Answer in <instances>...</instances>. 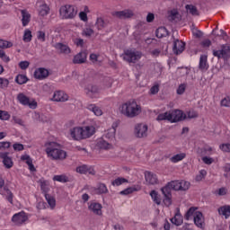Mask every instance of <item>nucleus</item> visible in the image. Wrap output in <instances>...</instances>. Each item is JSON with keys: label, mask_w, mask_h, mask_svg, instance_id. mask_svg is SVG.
Returning <instances> with one entry per match:
<instances>
[{"label": "nucleus", "mask_w": 230, "mask_h": 230, "mask_svg": "<svg viewBox=\"0 0 230 230\" xmlns=\"http://www.w3.org/2000/svg\"><path fill=\"white\" fill-rule=\"evenodd\" d=\"M116 128H118V122H113L111 127L105 131L102 137L109 139V141H114L116 137Z\"/></svg>", "instance_id": "17"}, {"label": "nucleus", "mask_w": 230, "mask_h": 230, "mask_svg": "<svg viewBox=\"0 0 230 230\" xmlns=\"http://www.w3.org/2000/svg\"><path fill=\"white\" fill-rule=\"evenodd\" d=\"M67 137L73 141H82V127L77 126L68 130Z\"/></svg>", "instance_id": "9"}, {"label": "nucleus", "mask_w": 230, "mask_h": 230, "mask_svg": "<svg viewBox=\"0 0 230 230\" xmlns=\"http://www.w3.org/2000/svg\"><path fill=\"white\" fill-rule=\"evenodd\" d=\"M82 138L89 139V137H93L94 134H96V128L93 125L81 127Z\"/></svg>", "instance_id": "12"}, {"label": "nucleus", "mask_w": 230, "mask_h": 230, "mask_svg": "<svg viewBox=\"0 0 230 230\" xmlns=\"http://www.w3.org/2000/svg\"><path fill=\"white\" fill-rule=\"evenodd\" d=\"M93 34H94V31L91 28H85L83 30V32H82V35L84 37H91Z\"/></svg>", "instance_id": "54"}, {"label": "nucleus", "mask_w": 230, "mask_h": 230, "mask_svg": "<svg viewBox=\"0 0 230 230\" xmlns=\"http://www.w3.org/2000/svg\"><path fill=\"white\" fill-rule=\"evenodd\" d=\"M185 118L186 115L182 111L174 110L160 113L156 118V121H170V123H177L178 121H183Z\"/></svg>", "instance_id": "3"}, {"label": "nucleus", "mask_w": 230, "mask_h": 230, "mask_svg": "<svg viewBox=\"0 0 230 230\" xmlns=\"http://www.w3.org/2000/svg\"><path fill=\"white\" fill-rule=\"evenodd\" d=\"M0 119L2 121H8V119H10V113L6 111L0 110Z\"/></svg>", "instance_id": "50"}, {"label": "nucleus", "mask_w": 230, "mask_h": 230, "mask_svg": "<svg viewBox=\"0 0 230 230\" xmlns=\"http://www.w3.org/2000/svg\"><path fill=\"white\" fill-rule=\"evenodd\" d=\"M75 172L77 173H81L83 175H94L96 173V172L94 171V168H93L92 166L86 165V164H83L80 166H77L75 169Z\"/></svg>", "instance_id": "18"}, {"label": "nucleus", "mask_w": 230, "mask_h": 230, "mask_svg": "<svg viewBox=\"0 0 230 230\" xmlns=\"http://www.w3.org/2000/svg\"><path fill=\"white\" fill-rule=\"evenodd\" d=\"M53 181L56 182H68L69 178L66 174L55 175Z\"/></svg>", "instance_id": "45"}, {"label": "nucleus", "mask_w": 230, "mask_h": 230, "mask_svg": "<svg viewBox=\"0 0 230 230\" xmlns=\"http://www.w3.org/2000/svg\"><path fill=\"white\" fill-rule=\"evenodd\" d=\"M86 109L93 112L94 116H102L103 111H102V108L100 106H97L96 104H88L86 106Z\"/></svg>", "instance_id": "30"}, {"label": "nucleus", "mask_w": 230, "mask_h": 230, "mask_svg": "<svg viewBox=\"0 0 230 230\" xmlns=\"http://www.w3.org/2000/svg\"><path fill=\"white\" fill-rule=\"evenodd\" d=\"M31 39H33L31 31H30V29H25L22 38L23 42H31Z\"/></svg>", "instance_id": "43"}, {"label": "nucleus", "mask_w": 230, "mask_h": 230, "mask_svg": "<svg viewBox=\"0 0 230 230\" xmlns=\"http://www.w3.org/2000/svg\"><path fill=\"white\" fill-rule=\"evenodd\" d=\"M69 100V95L64 91H56L54 92L52 102H67Z\"/></svg>", "instance_id": "21"}, {"label": "nucleus", "mask_w": 230, "mask_h": 230, "mask_svg": "<svg viewBox=\"0 0 230 230\" xmlns=\"http://www.w3.org/2000/svg\"><path fill=\"white\" fill-rule=\"evenodd\" d=\"M37 39L38 40H40V42H46V32L39 31L37 32Z\"/></svg>", "instance_id": "55"}, {"label": "nucleus", "mask_w": 230, "mask_h": 230, "mask_svg": "<svg viewBox=\"0 0 230 230\" xmlns=\"http://www.w3.org/2000/svg\"><path fill=\"white\" fill-rule=\"evenodd\" d=\"M222 107H230V98L226 97L221 101Z\"/></svg>", "instance_id": "63"}, {"label": "nucleus", "mask_w": 230, "mask_h": 230, "mask_svg": "<svg viewBox=\"0 0 230 230\" xmlns=\"http://www.w3.org/2000/svg\"><path fill=\"white\" fill-rule=\"evenodd\" d=\"M15 82L16 84H19V85H22L28 82V76L20 74L15 77Z\"/></svg>", "instance_id": "44"}, {"label": "nucleus", "mask_w": 230, "mask_h": 230, "mask_svg": "<svg viewBox=\"0 0 230 230\" xmlns=\"http://www.w3.org/2000/svg\"><path fill=\"white\" fill-rule=\"evenodd\" d=\"M183 159H186V153H180V154L174 155L170 158V161L171 163L177 164V163H181V161H182Z\"/></svg>", "instance_id": "35"}, {"label": "nucleus", "mask_w": 230, "mask_h": 230, "mask_svg": "<svg viewBox=\"0 0 230 230\" xmlns=\"http://www.w3.org/2000/svg\"><path fill=\"white\" fill-rule=\"evenodd\" d=\"M134 132L137 137H146L148 136V126L143 123L137 124Z\"/></svg>", "instance_id": "11"}, {"label": "nucleus", "mask_w": 230, "mask_h": 230, "mask_svg": "<svg viewBox=\"0 0 230 230\" xmlns=\"http://www.w3.org/2000/svg\"><path fill=\"white\" fill-rule=\"evenodd\" d=\"M186 87H187V84H181L179 85L176 93L177 94H184L185 91H186Z\"/></svg>", "instance_id": "57"}, {"label": "nucleus", "mask_w": 230, "mask_h": 230, "mask_svg": "<svg viewBox=\"0 0 230 230\" xmlns=\"http://www.w3.org/2000/svg\"><path fill=\"white\" fill-rule=\"evenodd\" d=\"M109 25V21L103 20V18L99 17L96 20L95 26L97 30H103V28H107Z\"/></svg>", "instance_id": "33"}, {"label": "nucleus", "mask_w": 230, "mask_h": 230, "mask_svg": "<svg viewBox=\"0 0 230 230\" xmlns=\"http://www.w3.org/2000/svg\"><path fill=\"white\" fill-rule=\"evenodd\" d=\"M20 159L22 163L27 164V165L29 166L30 172H37L35 165H33V159L31 158V156H30V155L23 154L21 155Z\"/></svg>", "instance_id": "22"}, {"label": "nucleus", "mask_w": 230, "mask_h": 230, "mask_svg": "<svg viewBox=\"0 0 230 230\" xmlns=\"http://www.w3.org/2000/svg\"><path fill=\"white\" fill-rule=\"evenodd\" d=\"M55 48L58 49V51H59V53H62L63 55H69V53H71V48H69L67 44L60 42L56 43Z\"/></svg>", "instance_id": "26"}, {"label": "nucleus", "mask_w": 230, "mask_h": 230, "mask_svg": "<svg viewBox=\"0 0 230 230\" xmlns=\"http://www.w3.org/2000/svg\"><path fill=\"white\" fill-rule=\"evenodd\" d=\"M121 58L128 64H136V62H139L143 58V53L136 49H128L124 50Z\"/></svg>", "instance_id": "5"}, {"label": "nucleus", "mask_w": 230, "mask_h": 230, "mask_svg": "<svg viewBox=\"0 0 230 230\" xmlns=\"http://www.w3.org/2000/svg\"><path fill=\"white\" fill-rule=\"evenodd\" d=\"M177 15H179L177 10L171 11L169 13V21H175V19H177Z\"/></svg>", "instance_id": "59"}, {"label": "nucleus", "mask_w": 230, "mask_h": 230, "mask_svg": "<svg viewBox=\"0 0 230 230\" xmlns=\"http://www.w3.org/2000/svg\"><path fill=\"white\" fill-rule=\"evenodd\" d=\"M125 182H128V180L119 177L112 181L111 184L112 186H121V184H125Z\"/></svg>", "instance_id": "46"}, {"label": "nucleus", "mask_w": 230, "mask_h": 230, "mask_svg": "<svg viewBox=\"0 0 230 230\" xmlns=\"http://www.w3.org/2000/svg\"><path fill=\"white\" fill-rule=\"evenodd\" d=\"M74 44H75L77 48H84V40L81 38L74 39Z\"/></svg>", "instance_id": "60"}, {"label": "nucleus", "mask_w": 230, "mask_h": 230, "mask_svg": "<svg viewBox=\"0 0 230 230\" xmlns=\"http://www.w3.org/2000/svg\"><path fill=\"white\" fill-rule=\"evenodd\" d=\"M171 222L174 226H181L182 222H184V218L182 217V215H181V211L177 210L174 217L171 218Z\"/></svg>", "instance_id": "31"}, {"label": "nucleus", "mask_w": 230, "mask_h": 230, "mask_svg": "<svg viewBox=\"0 0 230 230\" xmlns=\"http://www.w3.org/2000/svg\"><path fill=\"white\" fill-rule=\"evenodd\" d=\"M145 179L147 184H157L158 182L157 175L151 172H145Z\"/></svg>", "instance_id": "28"}, {"label": "nucleus", "mask_w": 230, "mask_h": 230, "mask_svg": "<svg viewBox=\"0 0 230 230\" xmlns=\"http://www.w3.org/2000/svg\"><path fill=\"white\" fill-rule=\"evenodd\" d=\"M201 159L205 164H213L215 163V160L209 156H203Z\"/></svg>", "instance_id": "58"}, {"label": "nucleus", "mask_w": 230, "mask_h": 230, "mask_svg": "<svg viewBox=\"0 0 230 230\" xmlns=\"http://www.w3.org/2000/svg\"><path fill=\"white\" fill-rule=\"evenodd\" d=\"M168 36V30L165 27H160L156 30V37L163 39V37Z\"/></svg>", "instance_id": "41"}, {"label": "nucleus", "mask_w": 230, "mask_h": 230, "mask_svg": "<svg viewBox=\"0 0 230 230\" xmlns=\"http://www.w3.org/2000/svg\"><path fill=\"white\" fill-rule=\"evenodd\" d=\"M13 148L15 152H22V150H24V145L21 143H14L13 145Z\"/></svg>", "instance_id": "56"}, {"label": "nucleus", "mask_w": 230, "mask_h": 230, "mask_svg": "<svg viewBox=\"0 0 230 230\" xmlns=\"http://www.w3.org/2000/svg\"><path fill=\"white\" fill-rule=\"evenodd\" d=\"M186 11L188 13H190V15H199V10L197 7L193 4H187L185 6Z\"/></svg>", "instance_id": "42"}, {"label": "nucleus", "mask_w": 230, "mask_h": 230, "mask_svg": "<svg viewBox=\"0 0 230 230\" xmlns=\"http://www.w3.org/2000/svg\"><path fill=\"white\" fill-rule=\"evenodd\" d=\"M10 142L3 141L0 142V150H6V148H10Z\"/></svg>", "instance_id": "61"}, {"label": "nucleus", "mask_w": 230, "mask_h": 230, "mask_svg": "<svg viewBox=\"0 0 230 230\" xmlns=\"http://www.w3.org/2000/svg\"><path fill=\"white\" fill-rule=\"evenodd\" d=\"M219 148L222 152H230V144H222L219 146Z\"/></svg>", "instance_id": "62"}, {"label": "nucleus", "mask_w": 230, "mask_h": 230, "mask_svg": "<svg viewBox=\"0 0 230 230\" xmlns=\"http://www.w3.org/2000/svg\"><path fill=\"white\" fill-rule=\"evenodd\" d=\"M139 190H141V188L139 186H133V187L125 189L124 190L120 191L119 194L120 195H130V193H134V191H139Z\"/></svg>", "instance_id": "38"}, {"label": "nucleus", "mask_w": 230, "mask_h": 230, "mask_svg": "<svg viewBox=\"0 0 230 230\" xmlns=\"http://www.w3.org/2000/svg\"><path fill=\"white\" fill-rule=\"evenodd\" d=\"M13 43L8 40H0V49H8V48H12Z\"/></svg>", "instance_id": "47"}, {"label": "nucleus", "mask_w": 230, "mask_h": 230, "mask_svg": "<svg viewBox=\"0 0 230 230\" xmlns=\"http://www.w3.org/2000/svg\"><path fill=\"white\" fill-rule=\"evenodd\" d=\"M97 146L102 150H111L112 148V144L107 142L105 137H102V138L97 140Z\"/></svg>", "instance_id": "27"}, {"label": "nucleus", "mask_w": 230, "mask_h": 230, "mask_svg": "<svg viewBox=\"0 0 230 230\" xmlns=\"http://www.w3.org/2000/svg\"><path fill=\"white\" fill-rule=\"evenodd\" d=\"M199 69L201 70L202 73H206V71L209 69V66L208 65V56L206 55L200 56Z\"/></svg>", "instance_id": "25"}, {"label": "nucleus", "mask_w": 230, "mask_h": 230, "mask_svg": "<svg viewBox=\"0 0 230 230\" xmlns=\"http://www.w3.org/2000/svg\"><path fill=\"white\" fill-rule=\"evenodd\" d=\"M0 158L3 160V164L7 170L13 167V160L8 155V153H0Z\"/></svg>", "instance_id": "24"}, {"label": "nucleus", "mask_w": 230, "mask_h": 230, "mask_svg": "<svg viewBox=\"0 0 230 230\" xmlns=\"http://www.w3.org/2000/svg\"><path fill=\"white\" fill-rule=\"evenodd\" d=\"M47 157L51 161H64L67 157V152L64 151L60 144L49 141L45 144Z\"/></svg>", "instance_id": "1"}, {"label": "nucleus", "mask_w": 230, "mask_h": 230, "mask_svg": "<svg viewBox=\"0 0 230 230\" xmlns=\"http://www.w3.org/2000/svg\"><path fill=\"white\" fill-rule=\"evenodd\" d=\"M86 58L87 57L84 53H79L74 57L73 62L74 64H84Z\"/></svg>", "instance_id": "36"}, {"label": "nucleus", "mask_w": 230, "mask_h": 230, "mask_svg": "<svg viewBox=\"0 0 230 230\" xmlns=\"http://www.w3.org/2000/svg\"><path fill=\"white\" fill-rule=\"evenodd\" d=\"M212 53L218 59L223 58L224 60H227V58H230V46L228 44H223L219 49H213Z\"/></svg>", "instance_id": "7"}, {"label": "nucleus", "mask_w": 230, "mask_h": 230, "mask_svg": "<svg viewBox=\"0 0 230 230\" xmlns=\"http://www.w3.org/2000/svg\"><path fill=\"white\" fill-rule=\"evenodd\" d=\"M22 24L23 27H26L30 24V21H31V14L27 10H22Z\"/></svg>", "instance_id": "29"}, {"label": "nucleus", "mask_w": 230, "mask_h": 230, "mask_svg": "<svg viewBox=\"0 0 230 230\" xmlns=\"http://www.w3.org/2000/svg\"><path fill=\"white\" fill-rule=\"evenodd\" d=\"M150 197L155 204H157V206L161 205V196L157 193L155 190H152L150 192Z\"/></svg>", "instance_id": "40"}, {"label": "nucleus", "mask_w": 230, "mask_h": 230, "mask_svg": "<svg viewBox=\"0 0 230 230\" xmlns=\"http://www.w3.org/2000/svg\"><path fill=\"white\" fill-rule=\"evenodd\" d=\"M113 17L118 19H130L134 17V11L132 9H126L123 11H115L112 13Z\"/></svg>", "instance_id": "16"}, {"label": "nucleus", "mask_w": 230, "mask_h": 230, "mask_svg": "<svg viewBox=\"0 0 230 230\" xmlns=\"http://www.w3.org/2000/svg\"><path fill=\"white\" fill-rule=\"evenodd\" d=\"M159 93V84H155L150 89V94H157Z\"/></svg>", "instance_id": "64"}, {"label": "nucleus", "mask_w": 230, "mask_h": 230, "mask_svg": "<svg viewBox=\"0 0 230 230\" xmlns=\"http://www.w3.org/2000/svg\"><path fill=\"white\" fill-rule=\"evenodd\" d=\"M27 220L28 216L24 211L16 213L12 217V222H13L15 226H22V224H24V222H26Z\"/></svg>", "instance_id": "15"}, {"label": "nucleus", "mask_w": 230, "mask_h": 230, "mask_svg": "<svg viewBox=\"0 0 230 230\" xmlns=\"http://www.w3.org/2000/svg\"><path fill=\"white\" fill-rule=\"evenodd\" d=\"M86 94L89 98H92V100H94V98H100V88L96 85H89L86 88Z\"/></svg>", "instance_id": "19"}, {"label": "nucleus", "mask_w": 230, "mask_h": 230, "mask_svg": "<svg viewBox=\"0 0 230 230\" xmlns=\"http://www.w3.org/2000/svg\"><path fill=\"white\" fill-rule=\"evenodd\" d=\"M108 191L109 190L104 183H99L95 188V193H97V195H102L103 193H107Z\"/></svg>", "instance_id": "39"}, {"label": "nucleus", "mask_w": 230, "mask_h": 230, "mask_svg": "<svg viewBox=\"0 0 230 230\" xmlns=\"http://www.w3.org/2000/svg\"><path fill=\"white\" fill-rule=\"evenodd\" d=\"M10 84V81L6 78L0 77V91L1 89H6Z\"/></svg>", "instance_id": "53"}, {"label": "nucleus", "mask_w": 230, "mask_h": 230, "mask_svg": "<svg viewBox=\"0 0 230 230\" xmlns=\"http://www.w3.org/2000/svg\"><path fill=\"white\" fill-rule=\"evenodd\" d=\"M76 13H78V10L76 9V6L73 4H65L59 9L61 19H75Z\"/></svg>", "instance_id": "6"}, {"label": "nucleus", "mask_w": 230, "mask_h": 230, "mask_svg": "<svg viewBox=\"0 0 230 230\" xmlns=\"http://www.w3.org/2000/svg\"><path fill=\"white\" fill-rule=\"evenodd\" d=\"M173 186L174 191H188L191 183L184 180L172 181L171 183Z\"/></svg>", "instance_id": "8"}, {"label": "nucleus", "mask_w": 230, "mask_h": 230, "mask_svg": "<svg viewBox=\"0 0 230 230\" xmlns=\"http://www.w3.org/2000/svg\"><path fill=\"white\" fill-rule=\"evenodd\" d=\"M214 195L217 197H224L225 195H227V188L222 187L215 190Z\"/></svg>", "instance_id": "48"}, {"label": "nucleus", "mask_w": 230, "mask_h": 230, "mask_svg": "<svg viewBox=\"0 0 230 230\" xmlns=\"http://www.w3.org/2000/svg\"><path fill=\"white\" fill-rule=\"evenodd\" d=\"M172 190H173V185L168 182L164 187L161 189L164 197H172Z\"/></svg>", "instance_id": "32"}, {"label": "nucleus", "mask_w": 230, "mask_h": 230, "mask_svg": "<svg viewBox=\"0 0 230 230\" xmlns=\"http://www.w3.org/2000/svg\"><path fill=\"white\" fill-rule=\"evenodd\" d=\"M197 209H199L197 207L190 208L185 214V220H190L193 217L195 226L202 229L204 226H206L204 214L200 211H197Z\"/></svg>", "instance_id": "4"}, {"label": "nucleus", "mask_w": 230, "mask_h": 230, "mask_svg": "<svg viewBox=\"0 0 230 230\" xmlns=\"http://www.w3.org/2000/svg\"><path fill=\"white\" fill-rule=\"evenodd\" d=\"M17 99L22 105H28L30 109H37V101H31L30 98H28V96L24 95V93H19Z\"/></svg>", "instance_id": "10"}, {"label": "nucleus", "mask_w": 230, "mask_h": 230, "mask_svg": "<svg viewBox=\"0 0 230 230\" xmlns=\"http://www.w3.org/2000/svg\"><path fill=\"white\" fill-rule=\"evenodd\" d=\"M218 213H219V215H222L223 217H225V218H229L230 217V206L225 205V206L219 208Z\"/></svg>", "instance_id": "34"}, {"label": "nucleus", "mask_w": 230, "mask_h": 230, "mask_svg": "<svg viewBox=\"0 0 230 230\" xmlns=\"http://www.w3.org/2000/svg\"><path fill=\"white\" fill-rule=\"evenodd\" d=\"M40 188L42 192L44 193V197L48 195V192L49 191V184H48V181H41Z\"/></svg>", "instance_id": "49"}, {"label": "nucleus", "mask_w": 230, "mask_h": 230, "mask_svg": "<svg viewBox=\"0 0 230 230\" xmlns=\"http://www.w3.org/2000/svg\"><path fill=\"white\" fill-rule=\"evenodd\" d=\"M119 111L127 118H136L141 114V105L136 101H128L120 106Z\"/></svg>", "instance_id": "2"}, {"label": "nucleus", "mask_w": 230, "mask_h": 230, "mask_svg": "<svg viewBox=\"0 0 230 230\" xmlns=\"http://www.w3.org/2000/svg\"><path fill=\"white\" fill-rule=\"evenodd\" d=\"M185 48H186V43L182 42V40H174L172 51L175 55H181V53L184 51Z\"/></svg>", "instance_id": "20"}, {"label": "nucleus", "mask_w": 230, "mask_h": 230, "mask_svg": "<svg viewBox=\"0 0 230 230\" xmlns=\"http://www.w3.org/2000/svg\"><path fill=\"white\" fill-rule=\"evenodd\" d=\"M45 199L50 208V209H55V207L57 206V200L53 198V196L49 194H45Z\"/></svg>", "instance_id": "37"}, {"label": "nucleus", "mask_w": 230, "mask_h": 230, "mask_svg": "<svg viewBox=\"0 0 230 230\" xmlns=\"http://www.w3.org/2000/svg\"><path fill=\"white\" fill-rule=\"evenodd\" d=\"M36 6L38 8V13L40 17H46V15L49 14V6L43 0H39L36 3Z\"/></svg>", "instance_id": "13"}, {"label": "nucleus", "mask_w": 230, "mask_h": 230, "mask_svg": "<svg viewBox=\"0 0 230 230\" xmlns=\"http://www.w3.org/2000/svg\"><path fill=\"white\" fill-rule=\"evenodd\" d=\"M49 76V71L46 68L40 67L35 70L34 72V78L37 80H45Z\"/></svg>", "instance_id": "23"}, {"label": "nucleus", "mask_w": 230, "mask_h": 230, "mask_svg": "<svg viewBox=\"0 0 230 230\" xmlns=\"http://www.w3.org/2000/svg\"><path fill=\"white\" fill-rule=\"evenodd\" d=\"M88 209L89 211L93 213V215H97L98 217H102L103 215V211L102 210L103 209V206H102V204L98 202H95V201L89 202Z\"/></svg>", "instance_id": "14"}, {"label": "nucleus", "mask_w": 230, "mask_h": 230, "mask_svg": "<svg viewBox=\"0 0 230 230\" xmlns=\"http://www.w3.org/2000/svg\"><path fill=\"white\" fill-rule=\"evenodd\" d=\"M5 199L10 202V204H13V193H12L11 190H5Z\"/></svg>", "instance_id": "52"}, {"label": "nucleus", "mask_w": 230, "mask_h": 230, "mask_svg": "<svg viewBox=\"0 0 230 230\" xmlns=\"http://www.w3.org/2000/svg\"><path fill=\"white\" fill-rule=\"evenodd\" d=\"M177 73L180 76H188L190 75V68L188 67H181L177 70Z\"/></svg>", "instance_id": "51"}]
</instances>
